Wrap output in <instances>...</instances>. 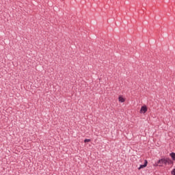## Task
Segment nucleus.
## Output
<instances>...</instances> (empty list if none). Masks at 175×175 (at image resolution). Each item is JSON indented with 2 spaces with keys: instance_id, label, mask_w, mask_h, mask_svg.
Here are the masks:
<instances>
[{
  "instance_id": "f257e3e1",
  "label": "nucleus",
  "mask_w": 175,
  "mask_h": 175,
  "mask_svg": "<svg viewBox=\"0 0 175 175\" xmlns=\"http://www.w3.org/2000/svg\"><path fill=\"white\" fill-rule=\"evenodd\" d=\"M166 163H172V160L170 159H161L157 162V166H162V165H166Z\"/></svg>"
},
{
  "instance_id": "f03ea898",
  "label": "nucleus",
  "mask_w": 175,
  "mask_h": 175,
  "mask_svg": "<svg viewBox=\"0 0 175 175\" xmlns=\"http://www.w3.org/2000/svg\"><path fill=\"white\" fill-rule=\"evenodd\" d=\"M147 110H148V108H147V106L144 105V106H142V107H141V109H140V111H139V113H140L141 114H144V113L147 111Z\"/></svg>"
},
{
  "instance_id": "7ed1b4c3",
  "label": "nucleus",
  "mask_w": 175,
  "mask_h": 175,
  "mask_svg": "<svg viewBox=\"0 0 175 175\" xmlns=\"http://www.w3.org/2000/svg\"><path fill=\"white\" fill-rule=\"evenodd\" d=\"M148 163V161L147 160H145L144 161V165H141L139 166V167L138 168V170H141V169H144V167H146Z\"/></svg>"
},
{
  "instance_id": "20e7f679",
  "label": "nucleus",
  "mask_w": 175,
  "mask_h": 175,
  "mask_svg": "<svg viewBox=\"0 0 175 175\" xmlns=\"http://www.w3.org/2000/svg\"><path fill=\"white\" fill-rule=\"evenodd\" d=\"M118 100L119 102H121V103H124V102H125V98L122 96H120Z\"/></svg>"
},
{
  "instance_id": "39448f33",
  "label": "nucleus",
  "mask_w": 175,
  "mask_h": 175,
  "mask_svg": "<svg viewBox=\"0 0 175 175\" xmlns=\"http://www.w3.org/2000/svg\"><path fill=\"white\" fill-rule=\"evenodd\" d=\"M170 155L171 158L173 159V161H175V153L172 152V153H170Z\"/></svg>"
},
{
  "instance_id": "423d86ee",
  "label": "nucleus",
  "mask_w": 175,
  "mask_h": 175,
  "mask_svg": "<svg viewBox=\"0 0 175 175\" xmlns=\"http://www.w3.org/2000/svg\"><path fill=\"white\" fill-rule=\"evenodd\" d=\"M90 142H91V139H86L84 140V143H90Z\"/></svg>"
},
{
  "instance_id": "0eeeda50",
  "label": "nucleus",
  "mask_w": 175,
  "mask_h": 175,
  "mask_svg": "<svg viewBox=\"0 0 175 175\" xmlns=\"http://www.w3.org/2000/svg\"><path fill=\"white\" fill-rule=\"evenodd\" d=\"M172 175H175V168L171 172Z\"/></svg>"
}]
</instances>
